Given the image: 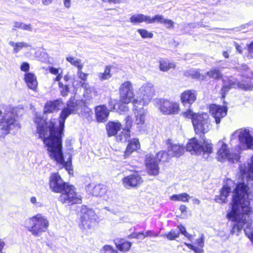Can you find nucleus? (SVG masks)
Segmentation results:
<instances>
[{
  "label": "nucleus",
  "instance_id": "obj_1",
  "mask_svg": "<svg viewBox=\"0 0 253 253\" xmlns=\"http://www.w3.org/2000/svg\"><path fill=\"white\" fill-rule=\"evenodd\" d=\"M79 109L76 102L70 100L66 107L61 111L59 119H52L49 122L36 115L35 123L37 124L36 133L47 147L50 158L57 163L65 166L68 169L69 166L65 161L62 153V137L66 118L71 114H75Z\"/></svg>",
  "mask_w": 253,
  "mask_h": 253
},
{
  "label": "nucleus",
  "instance_id": "obj_2",
  "mask_svg": "<svg viewBox=\"0 0 253 253\" xmlns=\"http://www.w3.org/2000/svg\"><path fill=\"white\" fill-rule=\"evenodd\" d=\"M249 189L245 183L237 185L233 192L232 210L228 212L227 216L229 220L235 222L230 233H236L239 236L244 229L246 236L253 243V220L251 216L253 209L250 204L253 195L249 192Z\"/></svg>",
  "mask_w": 253,
  "mask_h": 253
},
{
  "label": "nucleus",
  "instance_id": "obj_3",
  "mask_svg": "<svg viewBox=\"0 0 253 253\" xmlns=\"http://www.w3.org/2000/svg\"><path fill=\"white\" fill-rule=\"evenodd\" d=\"M20 125L17 120L16 110L11 107L0 109V139L4 138L12 130L17 129Z\"/></svg>",
  "mask_w": 253,
  "mask_h": 253
},
{
  "label": "nucleus",
  "instance_id": "obj_4",
  "mask_svg": "<svg viewBox=\"0 0 253 253\" xmlns=\"http://www.w3.org/2000/svg\"><path fill=\"white\" fill-rule=\"evenodd\" d=\"M25 225L33 236L38 237L47 230L49 222L44 216L38 214L27 219Z\"/></svg>",
  "mask_w": 253,
  "mask_h": 253
},
{
  "label": "nucleus",
  "instance_id": "obj_5",
  "mask_svg": "<svg viewBox=\"0 0 253 253\" xmlns=\"http://www.w3.org/2000/svg\"><path fill=\"white\" fill-rule=\"evenodd\" d=\"M171 158L169 155V152L161 151L157 153L155 157L151 155H148L146 157L145 164L148 173L151 175H156L159 173V168L158 163L159 162H168Z\"/></svg>",
  "mask_w": 253,
  "mask_h": 253
},
{
  "label": "nucleus",
  "instance_id": "obj_6",
  "mask_svg": "<svg viewBox=\"0 0 253 253\" xmlns=\"http://www.w3.org/2000/svg\"><path fill=\"white\" fill-rule=\"evenodd\" d=\"M186 150L192 154L204 155L210 154L212 153V145L208 142L199 141L195 138L190 139L186 145Z\"/></svg>",
  "mask_w": 253,
  "mask_h": 253
},
{
  "label": "nucleus",
  "instance_id": "obj_7",
  "mask_svg": "<svg viewBox=\"0 0 253 253\" xmlns=\"http://www.w3.org/2000/svg\"><path fill=\"white\" fill-rule=\"evenodd\" d=\"M140 95L132 102L133 106L137 107V104L140 107H143L151 101L155 94V89L153 85L150 83L144 84L139 89Z\"/></svg>",
  "mask_w": 253,
  "mask_h": 253
},
{
  "label": "nucleus",
  "instance_id": "obj_8",
  "mask_svg": "<svg viewBox=\"0 0 253 253\" xmlns=\"http://www.w3.org/2000/svg\"><path fill=\"white\" fill-rule=\"evenodd\" d=\"M218 144L221 145V147L217 153V159L219 161H228L233 163L238 161L241 149L239 147L233 152L232 150H229L227 148V145L223 142L220 141L218 142Z\"/></svg>",
  "mask_w": 253,
  "mask_h": 253
},
{
  "label": "nucleus",
  "instance_id": "obj_9",
  "mask_svg": "<svg viewBox=\"0 0 253 253\" xmlns=\"http://www.w3.org/2000/svg\"><path fill=\"white\" fill-rule=\"evenodd\" d=\"M193 125L196 133H205L211 128L209 116L207 113L198 114L193 120Z\"/></svg>",
  "mask_w": 253,
  "mask_h": 253
},
{
  "label": "nucleus",
  "instance_id": "obj_10",
  "mask_svg": "<svg viewBox=\"0 0 253 253\" xmlns=\"http://www.w3.org/2000/svg\"><path fill=\"white\" fill-rule=\"evenodd\" d=\"M61 193L59 201L62 203L70 205L82 203L81 196L76 192L75 187L72 185H69Z\"/></svg>",
  "mask_w": 253,
  "mask_h": 253
},
{
  "label": "nucleus",
  "instance_id": "obj_11",
  "mask_svg": "<svg viewBox=\"0 0 253 253\" xmlns=\"http://www.w3.org/2000/svg\"><path fill=\"white\" fill-rule=\"evenodd\" d=\"M81 226L84 229H90L95 224V214L94 211L83 206L80 213Z\"/></svg>",
  "mask_w": 253,
  "mask_h": 253
},
{
  "label": "nucleus",
  "instance_id": "obj_12",
  "mask_svg": "<svg viewBox=\"0 0 253 253\" xmlns=\"http://www.w3.org/2000/svg\"><path fill=\"white\" fill-rule=\"evenodd\" d=\"M238 137L241 144L245 145V149H253V136L250 131L247 128H241L235 131L231 136L233 139Z\"/></svg>",
  "mask_w": 253,
  "mask_h": 253
},
{
  "label": "nucleus",
  "instance_id": "obj_13",
  "mask_svg": "<svg viewBox=\"0 0 253 253\" xmlns=\"http://www.w3.org/2000/svg\"><path fill=\"white\" fill-rule=\"evenodd\" d=\"M120 101L127 104L131 102L134 97V92L132 84L129 81L123 83L119 88Z\"/></svg>",
  "mask_w": 253,
  "mask_h": 253
},
{
  "label": "nucleus",
  "instance_id": "obj_14",
  "mask_svg": "<svg viewBox=\"0 0 253 253\" xmlns=\"http://www.w3.org/2000/svg\"><path fill=\"white\" fill-rule=\"evenodd\" d=\"M49 187L55 193H61L69 184L64 181L58 173L51 174L49 179Z\"/></svg>",
  "mask_w": 253,
  "mask_h": 253
},
{
  "label": "nucleus",
  "instance_id": "obj_15",
  "mask_svg": "<svg viewBox=\"0 0 253 253\" xmlns=\"http://www.w3.org/2000/svg\"><path fill=\"white\" fill-rule=\"evenodd\" d=\"M157 107L164 114H176L179 111L178 103L166 99H160L157 102Z\"/></svg>",
  "mask_w": 253,
  "mask_h": 253
},
{
  "label": "nucleus",
  "instance_id": "obj_16",
  "mask_svg": "<svg viewBox=\"0 0 253 253\" xmlns=\"http://www.w3.org/2000/svg\"><path fill=\"white\" fill-rule=\"evenodd\" d=\"M167 146V150L171 157L179 158L185 152V148L183 145L175 142L171 140H168Z\"/></svg>",
  "mask_w": 253,
  "mask_h": 253
},
{
  "label": "nucleus",
  "instance_id": "obj_17",
  "mask_svg": "<svg viewBox=\"0 0 253 253\" xmlns=\"http://www.w3.org/2000/svg\"><path fill=\"white\" fill-rule=\"evenodd\" d=\"M210 112L214 118L216 125H219L221 119L227 114V109L223 106L212 105L211 106Z\"/></svg>",
  "mask_w": 253,
  "mask_h": 253
},
{
  "label": "nucleus",
  "instance_id": "obj_18",
  "mask_svg": "<svg viewBox=\"0 0 253 253\" xmlns=\"http://www.w3.org/2000/svg\"><path fill=\"white\" fill-rule=\"evenodd\" d=\"M240 172L243 177L245 175H246L248 185L253 184V156L248 163L247 166H240Z\"/></svg>",
  "mask_w": 253,
  "mask_h": 253
},
{
  "label": "nucleus",
  "instance_id": "obj_19",
  "mask_svg": "<svg viewBox=\"0 0 253 253\" xmlns=\"http://www.w3.org/2000/svg\"><path fill=\"white\" fill-rule=\"evenodd\" d=\"M123 184L125 187L130 188L140 184L143 180L141 176L137 173L125 177L123 180Z\"/></svg>",
  "mask_w": 253,
  "mask_h": 253
},
{
  "label": "nucleus",
  "instance_id": "obj_20",
  "mask_svg": "<svg viewBox=\"0 0 253 253\" xmlns=\"http://www.w3.org/2000/svg\"><path fill=\"white\" fill-rule=\"evenodd\" d=\"M95 115L98 122H103L107 120L109 112L105 105H99L95 108Z\"/></svg>",
  "mask_w": 253,
  "mask_h": 253
},
{
  "label": "nucleus",
  "instance_id": "obj_21",
  "mask_svg": "<svg viewBox=\"0 0 253 253\" xmlns=\"http://www.w3.org/2000/svg\"><path fill=\"white\" fill-rule=\"evenodd\" d=\"M62 106V102L56 100L54 101H47L44 106L43 109L44 114L52 113L58 111Z\"/></svg>",
  "mask_w": 253,
  "mask_h": 253
},
{
  "label": "nucleus",
  "instance_id": "obj_22",
  "mask_svg": "<svg viewBox=\"0 0 253 253\" xmlns=\"http://www.w3.org/2000/svg\"><path fill=\"white\" fill-rule=\"evenodd\" d=\"M197 94L194 90H187L181 94V100L185 105L186 103L192 104L196 99Z\"/></svg>",
  "mask_w": 253,
  "mask_h": 253
},
{
  "label": "nucleus",
  "instance_id": "obj_23",
  "mask_svg": "<svg viewBox=\"0 0 253 253\" xmlns=\"http://www.w3.org/2000/svg\"><path fill=\"white\" fill-rule=\"evenodd\" d=\"M232 190V189L228 185V184L224 185L220 191V195L216 196L215 198V201L219 203H225L227 197L228 196L229 193H231Z\"/></svg>",
  "mask_w": 253,
  "mask_h": 253
},
{
  "label": "nucleus",
  "instance_id": "obj_24",
  "mask_svg": "<svg viewBox=\"0 0 253 253\" xmlns=\"http://www.w3.org/2000/svg\"><path fill=\"white\" fill-rule=\"evenodd\" d=\"M137 107H135L133 106L134 110H135L134 112L136 116L135 123L137 125L143 124L145 122L146 112L143 107H140L138 104H137Z\"/></svg>",
  "mask_w": 253,
  "mask_h": 253
},
{
  "label": "nucleus",
  "instance_id": "obj_25",
  "mask_svg": "<svg viewBox=\"0 0 253 253\" xmlns=\"http://www.w3.org/2000/svg\"><path fill=\"white\" fill-rule=\"evenodd\" d=\"M25 81L28 87L33 90H36L37 88L38 82L34 74L28 73L25 75Z\"/></svg>",
  "mask_w": 253,
  "mask_h": 253
},
{
  "label": "nucleus",
  "instance_id": "obj_26",
  "mask_svg": "<svg viewBox=\"0 0 253 253\" xmlns=\"http://www.w3.org/2000/svg\"><path fill=\"white\" fill-rule=\"evenodd\" d=\"M121 124L119 122H109L106 126L108 136H112L117 134L118 131L121 129Z\"/></svg>",
  "mask_w": 253,
  "mask_h": 253
},
{
  "label": "nucleus",
  "instance_id": "obj_27",
  "mask_svg": "<svg viewBox=\"0 0 253 253\" xmlns=\"http://www.w3.org/2000/svg\"><path fill=\"white\" fill-rule=\"evenodd\" d=\"M8 44L10 46L13 47L12 52L14 54L18 53L23 48L31 47L30 44L24 42H14L10 41L9 42Z\"/></svg>",
  "mask_w": 253,
  "mask_h": 253
},
{
  "label": "nucleus",
  "instance_id": "obj_28",
  "mask_svg": "<svg viewBox=\"0 0 253 253\" xmlns=\"http://www.w3.org/2000/svg\"><path fill=\"white\" fill-rule=\"evenodd\" d=\"M139 147L140 144L138 139L134 138L131 140L128 143L125 152L124 156L125 158L128 157L133 151L136 150Z\"/></svg>",
  "mask_w": 253,
  "mask_h": 253
},
{
  "label": "nucleus",
  "instance_id": "obj_29",
  "mask_svg": "<svg viewBox=\"0 0 253 253\" xmlns=\"http://www.w3.org/2000/svg\"><path fill=\"white\" fill-rule=\"evenodd\" d=\"M130 22L134 24H137L142 22L147 24L148 16L142 14H134L129 18Z\"/></svg>",
  "mask_w": 253,
  "mask_h": 253
},
{
  "label": "nucleus",
  "instance_id": "obj_30",
  "mask_svg": "<svg viewBox=\"0 0 253 253\" xmlns=\"http://www.w3.org/2000/svg\"><path fill=\"white\" fill-rule=\"evenodd\" d=\"M175 65L168 60H162L159 61V68L161 71L167 72L170 69H174Z\"/></svg>",
  "mask_w": 253,
  "mask_h": 253
},
{
  "label": "nucleus",
  "instance_id": "obj_31",
  "mask_svg": "<svg viewBox=\"0 0 253 253\" xmlns=\"http://www.w3.org/2000/svg\"><path fill=\"white\" fill-rule=\"evenodd\" d=\"M17 28L28 31H32V27L30 24H26L20 22L15 21L14 22L12 30L16 31Z\"/></svg>",
  "mask_w": 253,
  "mask_h": 253
},
{
  "label": "nucleus",
  "instance_id": "obj_32",
  "mask_svg": "<svg viewBox=\"0 0 253 253\" xmlns=\"http://www.w3.org/2000/svg\"><path fill=\"white\" fill-rule=\"evenodd\" d=\"M130 137L129 130L123 129V131L116 137L118 141L125 142L127 141Z\"/></svg>",
  "mask_w": 253,
  "mask_h": 253
},
{
  "label": "nucleus",
  "instance_id": "obj_33",
  "mask_svg": "<svg viewBox=\"0 0 253 253\" xmlns=\"http://www.w3.org/2000/svg\"><path fill=\"white\" fill-rule=\"evenodd\" d=\"M131 246V243L127 241H125L122 240L116 244L117 248L121 251L127 252L128 251Z\"/></svg>",
  "mask_w": 253,
  "mask_h": 253
},
{
  "label": "nucleus",
  "instance_id": "obj_34",
  "mask_svg": "<svg viewBox=\"0 0 253 253\" xmlns=\"http://www.w3.org/2000/svg\"><path fill=\"white\" fill-rule=\"evenodd\" d=\"M207 75L210 77L214 79H219L222 76V73L217 67H213L207 73Z\"/></svg>",
  "mask_w": 253,
  "mask_h": 253
},
{
  "label": "nucleus",
  "instance_id": "obj_35",
  "mask_svg": "<svg viewBox=\"0 0 253 253\" xmlns=\"http://www.w3.org/2000/svg\"><path fill=\"white\" fill-rule=\"evenodd\" d=\"M111 67L107 66L105 67V70L103 73H99L98 74V77L100 81H104L109 79L112 75L110 73Z\"/></svg>",
  "mask_w": 253,
  "mask_h": 253
},
{
  "label": "nucleus",
  "instance_id": "obj_36",
  "mask_svg": "<svg viewBox=\"0 0 253 253\" xmlns=\"http://www.w3.org/2000/svg\"><path fill=\"white\" fill-rule=\"evenodd\" d=\"M189 198V195L185 193L180 194L173 195L171 197V199L173 201H180L184 202H188Z\"/></svg>",
  "mask_w": 253,
  "mask_h": 253
},
{
  "label": "nucleus",
  "instance_id": "obj_37",
  "mask_svg": "<svg viewBox=\"0 0 253 253\" xmlns=\"http://www.w3.org/2000/svg\"><path fill=\"white\" fill-rule=\"evenodd\" d=\"M106 192L105 188L101 185H97L94 187L92 189V194L95 196H101Z\"/></svg>",
  "mask_w": 253,
  "mask_h": 253
},
{
  "label": "nucleus",
  "instance_id": "obj_38",
  "mask_svg": "<svg viewBox=\"0 0 253 253\" xmlns=\"http://www.w3.org/2000/svg\"><path fill=\"white\" fill-rule=\"evenodd\" d=\"M164 18L163 16L160 14L156 15L152 18L148 16L147 24H152L155 22L162 24Z\"/></svg>",
  "mask_w": 253,
  "mask_h": 253
},
{
  "label": "nucleus",
  "instance_id": "obj_39",
  "mask_svg": "<svg viewBox=\"0 0 253 253\" xmlns=\"http://www.w3.org/2000/svg\"><path fill=\"white\" fill-rule=\"evenodd\" d=\"M66 60L72 65L77 67L78 70L80 67L81 68H83V65L81 63V60L79 59L73 57H67Z\"/></svg>",
  "mask_w": 253,
  "mask_h": 253
},
{
  "label": "nucleus",
  "instance_id": "obj_40",
  "mask_svg": "<svg viewBox=\"0 0 253 253\" xmlns=\"http://www.w3.org/2000/svg\"><path fill=\"white\" fill-rule=\"evenodd\" d=\"M238 87L245 90H251L253 88V84L251 82L247 83V81H242L238 83Z\"/></svg>",
  "mask_w": 253,
  "mask_h": 253
},
{
  "label": "nucleus",
  "instance_id": "obj_41",
  "mask_svg": "<svg viewBox=\"0 0 253 253\" xmlns=\"http://www.w3.org/2000/svg\"><path fill=\"white\" fill-rule=\"evenodd\" d=\"M137 32L140 35L143 39L152 38L153 37V33L149 32L147 30L143 29H139Z\"/></svg>",
  "mask_w": 253,
  "mask_h": 253
},
{
  "label": "nucleus",
  "instance_id": "obj_42",
  "mask_svg": "<svg viewBox=\"0 0 253 253\" xmlns=\"http://www.w3.org/2000/svg\"><path fill=\"white\" fill-rule=\"evenodd\" d=\"M235 86V84L233 83H231L230 81L227 84L224 83V85L221 89V94L223 98L225 97V95L226 92H227L229 89L231 88L234 87Z\"/></svg>",
  "mask_w": 253,
  "mask_h": 253
},
{
  "label": "nucleus",
  "instance_id": "obj_43",
  "mask_svg": "<svg viewBox=\"0 0 253 253\" xmlns=\"http://www.w3.org/2000/svg\"><path fill=\"white\" fill-rule=\"evenodd\" d=\"M49 72L50 73L57 75L56 78L54 79V81L56 82H59L60 80L61 79L62 76L60 73H59V70L54 68V67H50L49 68Z\"/></svg>",
  "mask_w": 253,
  "mask_h": 253
},
{
  "label": "nucleus",
  "instance_id": "obj_44",
  "mask_svg": "<svg viewBox=\"0 0 253 253\" xmlns=\"http://www.w3.org/2000/svg\"><path fill=\"white\" fill-rule=\"evenodd\" d=\"M59 86L60 89L61 94L63 96L67 95L69 91V87L67 85H64L62 83L59 82Z\"/></svg>",
  "mask_w": 253,
  "mask_h": 253
},
{
  "label": "nucleus",
  "instance_id": "obj_45",
  "mask_svg": "<svg viewBox=\"0 0 253 253\" xmlns=\"http://www.w3.org/2000/svg\"><path fill=\"white\" fill-rule=\"evenodd\" d=\"M179 233L177 230H171L167 235V237L170 240H174L179 236Z\"/></svg>",
  "mask_w": 253,
  "mask_h": 253
},
{
  "label": "nucleus",
  "instance_id": "obj_46",
  "mask_svg": "<svg viewBox=\"0 0 253 253\" xmlns=\"http://www.w3.org/2000/svg\"><path fill=\"white\" fill-rule=\"evenodd\" d=\"M184 75L186 76H192L193 78H200V73L198 71L194 70H189L186 71L184 72Z\"/></svg>",
  "mask_w": 253,
  "mask_h": 253
},
{
  "label": "nucleus",
  "instance_id": "obj_47",
  "mask_svg": "<svg viewBox=\"0 0 253 253\" xmlns=\"http://www.w3.org/2000/svg\"><path fill=\"white\" fill-rule=\"evenodd\" d=\"M101 253H117V251L109 245L104 246L101 250Z\"/></svg>",
  "mask_w": 253,
  "mask_h": 253
},
{
  "label": "nucleus",
  "instance_id": "obj_48",
  "mask_svg": "<svg viewBox=\"0 0 253 253\" xmlns=\"http://www.w3.org/2000/svg\"><path fill=\"white\" fill-rule=\"evenodd\" d=\"M189 249L192 250L196 253H202L204 252L203 248L195 246L190 244L184 243Z\"/></svg>",
  "mask_w": 253,
  "mask_h": 253
},
{
  "label": "nucleus",
  "instance_id": "obj_49",
  "mask_svg": "<svg viewBox=\"0 0 253 253\" xmlns=\"http://www.w3.org/2000/svg\"><path fill=\"white\" fill-rule=\"evenodd\" d=\"M113 109L117 111L120 110L121 112H126L128 111V108L125 105L117 104H115Z\"/></svg>",
  "mask_w": 253,
  "mask_h": 253
},
{
  "label": "nucleus",
  "instance_id": "obj_50",
  "mask_svg": "<svg viewBox=\"0 0 253 253\" xmlns=\"http://www.w3.org/2000/svg\"><path fill=\"white\" fill-rule=\"evenodd\" d=\"M162 24L166 28L171 29L174 27V22L172 20L164 18Z\"/></svg>",
  "mask_w": 253,
  "mask_h": 253
},
{
  "label": "nucleus",
  "instance_id": "obj_51",
  "mask_svg": "<svg viewBox=\"0 0 253 253\" xmlns=\"http://www.w3.org/2000/svg\"><path fill=\"white\" fill-rule=\"evenodd\" d=\"M130 238H135L137 239L143 240L145 239L144 233L136 232L131 234L129 236Z\"/></svg>",
  "mask_w": 253,
  "mask_h": 253
},
{
  "label": "nucleus",
  "instance_id": "obj_52",
  "mask_svg": "<svg viewBox=\"0 0 253 253\" xmlns=\"http://www.w3.org/2000/svg\"><path fill=\"white\" fill-rule=\"evenodd\" d=\"M183 115L184 117L186 118L191 119L192 122H193V118L198 114L194 113L191 110L189 109L187 111L184 112Z\"/></svg>",
  "mask_w": 253,
  "mask_h": 253
},
{
  "label": "nucleus",
  "instance_id": "obj_53",
  "mask_svg": "<svg viewBox=\"0 0 253 253\" xmlns=\"http://www.w3.org/2000/svg\"><path fill=\"white\" fill-rule=\"evenodd\" d=\"M177 228L179 229V230H178L179 231V233H181L182 234L184 235L186 237H187L189 239H190L191 236L187 232L185 227L180 225H178L177 226Z\"/></svg>",
  "mask_w": 253,
  "mask_h": 253
},
{
  "label": "nucleus",
  "instance_id": "obj_54",
  "mask_svg": "<svg viewBox=\"0 0 253 253\" xmlns=\"http://www.w3.org/2000/svg\"><path fill=\"white\" fill-rule=\"evenodd\" d=\"M82 69L83 68H81V67L79 68V69L78 70L77 75L80 79L84 81H85L87 79L88 74L82 72Z\"/></svg>",
  "mask_w": 253,
  "mask_h": 253
},
{
  "label": "nucleus",
  "instance_id": "obj_55",
  "mask_svg": "<svg viewBox=\"0 0 253 253\" xmlns=\"http://www.w3.org/2000/svg\"><path fill=\"white\" fill-rule=\"evenodd\" d=\"M125 124L126 126L124 129H126L127 130H129L131 126H132V120L131 118L129 116H127L126 117L125 119Z\"/></svg>",
  "mask_w": 253,
  "mask_h": 253
},
{
  "label": "nucleus",
  "instance_id": "obj_56",
  "mask_svg": "<svg viewBox=\"0 0 253 253\" xmlns=\"http://www.w3.org/2000/svg\"><path fill=\"white\" fill-rule=\"evenodd\" d=\"M30 202L34 204L36 207H41L42 206V203L41 201H38L35 197H32L30 198Z\"/></svg>",
  "mask_w": 253,
  "mask_h": 253
},
{
  "label": "nucleus",
  "instance_id": "obj_57",
  "mask_svg": "<svg viewBox=\"0 0 253 253\" xmlns=\"http://www.w3.org/2000/svg\"><path fill=\"white\" fill-rule=\"evenodd\" d=\"M247 57L249 58H253V42L249 45Z\"/></svg>",
  "mask_w": 253,
  "mask_h": 253
},
{
  "label": "nucleus",
  "instance_id": "obj_58",
  "mask_svg": "<svg viewBox=\"0 0 253 253\" xmlns=\"http://www.w3.org/2000/svg\"><path fill=\"white\" fill-rule=\"evenodd\" d=\"M158 234L153 232L152 231L148 230L144 233L145 238L146 237H157Z\"/></svg>",
  "mask_w": 253,
  "mask_h": 253
},
{
  "label": "nucleus",
  "instance_id": "obj_59",
  "mask_svg": "<svg viewBox=\"0 0 253 253\" xmlns=\"http://www.w3.org/2000/svg\"><path fill=\"white\" fill-rule=\"evenodd\" d=\"M20 69L23 71H28L29 70V64L27 62H23L21 65Z\"/></svg>",
  "mask_w": 253,
  "mask_h": 253
},
{
  "label": "nucleus",
  "instance_id": "obj_60",
  "mask_svg": "<svg viewBox=\"0 0 253 253\" xmlns=\"http://www.w3.org/2000/svg\"><path fill=\"white\" fill-rule=\"evenodd\" d=\"M197 246L203 248L204 246V241L202 238L198 239L196 240Z\"/></svg>",
  "mask_w": 253,
  "mask_h": 253
},
{
  "label": "nucleus",
  "instance_id": "obj_61",
  "mask_svg": "<svg viewBox=\"0 0 253 253\" xmlns=\"http://www.w3.org/2000/svg\"><path fill=\"white\" fill-rule=\"evenodd\" d=\"M63 3L65 7L69 8L71 5V0H63Z\"/></svg>",
  "mask_w": 253,
  "mask_h": 253
},
{
  "label": "nucleus",
  "instance_id": "obj_62",
  "mask_svg": "<svg viewBox=\"0 0 253 253\" xmlns=\"http://www.w3.org/2000/svg\"><path fill=\"white\" fill-rule=\"evenodd\" d=\"M179 210L183 214L187 212V207L185 205H181L179 207Z\"/></svg>",
  "mask_w": 253,
  "mask_h": 253
},
{
  "label": "nucleus",
  "instance_id": "obj_63",
  "mask_svg": "<svg viewBox=\"0 0 253 253\" xmlns=\"http://www.w3.org/2000/svg\"><path fill=\"white\" fill-rule=\"evenodd\" d=\"M53 0H42V2L44 5L47 6L50 4Z\"/></svg>",
  "mask_w": 253,
  "mask_h": 253
},
{
  "label": "nucleus",
  "instance_id": "obj_64",
  "mask_svg": "<svg viewBox=\"0 0 253 253\" xmlns=\"http://www.w3.org/2000/svg\"><path fill=\"white\" fill-rule=\"evenodd\" d=\"M81 85L83 88L86 90V91L89 89V85L87 83H82Z\"/></svg>",
  "mask_w": 253,
  "mask_h": 253
}]
</instances>
